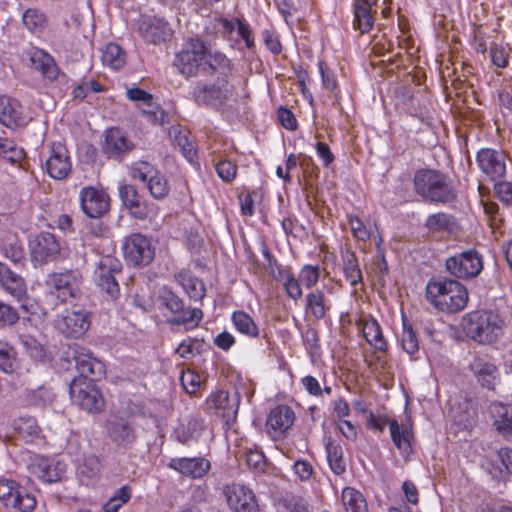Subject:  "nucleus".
<instances>
[{
	"label": "nucleus",
	"mask_w": 512,
	"mask_h": 512,
	"mask_svg": "<svg viewBox=\"0 0 512 512\" xmlns=\"http://www.w3.org/2000/svg\"><path fill=\"white\" fill-rule=\"evenodd\" d=\"M426 298L437 310L457 313L468 303V291L454 279H432L426 285Z\"/></svg>",
	"instance_id": "f257e3e1"
},
{
	"label": "nucleus",
	"mask_w": 512,
	"mask_h": 512,
	"mask_svg": "<svg viewBox=\"0 0 512 512\" xmlns=\"http://www.w3.org/2000/svg\"><path fill=\"white\" fill-rule=\"evenodd\" d=\"M415 192L425 200L448 204L457 198V192L449 177L439 170L420 169L413 178Z\"/></svg>",
	"instance_id": "f03ea898"
},
{
	"label": "nucleus",
	"mask_w": 512,
	"mask_h": 512,
	"mask_svg": "<svg viewBox=\"0 0 512 512\" xmlns=\"http://www.w3.org/2000/svg\"><path fill=\"white\" fill-rule=\"evenodd\" d=\"M464 329L478 343H493L503 333L504 320L491 310H475L464 317Z\"/></svg>",
	"instance_id": "7ed1b4c3"
},
{
	"label": "nucleus",
	"mask_w": 512,
	"mask_h": 512,
	"mask_svg": "<svg viewBox=\"0 0 512 512\" xmlns=\"http://www.w3.org/2000/svg\"><path fill=\"white\" fill-rule=\"evenodd\" d=\"M82 282L83 277L78 270L68 269L48 274L45 285L48 294L64 304L79 296Z\"/></svg>",
	"instance_id": "20e7f679"
},
{
	"label": "nucleus",
	"mask_w": 512,
	"mask_h": 512,
	"mask_svg": "<svg viewBox=\"0 0 512 512\" xmlns=\"http://www.w3.org/2000/svg\"><path fill=\"white\" fill-rule=\"evenodd\" d=\"M208 45L200 37H190L185 47L175 55L174 66L186 77H195L203 70Z\"/></svg>",
	"instance_id": "39448f33"
},
{
	"label": "nucleus",
	"mask_w": 512,
	"mask_h": 512,
	"mask_svg": "<svg viewBox=\"0 0 512 512\" xmlns=\"http://www.w3.org/2000/svg\"><path fill=\"white\" fill-rule=\"evenodd\" d=\"M207 412L220 417L226 431L230 430L236 422L240 395L238 392L230 393L226 390L212 391L205 399Z\"/></svg>",
	"instance_id": "423d86ee"
},
{
	"label": "nucleus",
	"mask_w": 512,
	"mask_h": 512,
	"mask_svg": "<svg viewBox=\"0 0 512 512\" xmlns=\"http://www.w3.org/2000/svg\"><path fill=\"white\" fill-rule=\"evenodd\" d=\"M107 438L119 451H128L135 447L138 441L136 423L127 416L113 415L104 425Z\"/></svg>",
	"instance_id": "0eeeda50"
},
{
	"label": "nucleus",
	"mask_w": 512,
	"mask_h": 512,
	"mask_svg": "<svg viewBox=\"0 0 512 512\" xmlns=\"http://www.w3.org/2000/svg\"><path fill=\"white\" fill-rule=\"evenodd\" d=\"M71 399L80 408L89 413H100L105 407V400L95 382L83 377H74L69 386Z\"/></svg>",
	"instance_id": "6e6552de"
},
{
	"label": "nucleus",
	"mask_w": 512,
	"mask_h": 512,
	"mask_svg": "<svg viewBox=\"0 0 512 512\" xmlns=\"http://www.w3.org/2000/svg\"><path fill=\"white\" fill-rule=\"evenodd\" d=\"M0 502L17 512H32L37 504L35 496L27 488L5 478L0 479Z\"/></svg>",
	"instance_id": "1a4fd4ad"
},
{
	"label": "nucleus",
	"mask_w": 512,
	"mask_h": 512,
	"mask_svg": "<svg viewBox=\"0 0 512 512\" xmlns=\"http://www.w3.org/2000/svg\"><path fill=\"white\" fill-rule=\"evenodd\" d=\"M122 250L127 264L134 267L147 266L155 257V247L150 238L141 233L126 236L122 243Z\"/></svg>",
	"instance_id": "9d476101"
},
{
	"label": "nucleus",
	"mask_w": 512,
	"mask_h": 512,
	"mask_svg": "<svg viewBox=\"0 0 512 512\" xmlns=\"http://www.w3.org/2000/svg\"><path fill=\"white\" fill-rule=\"evenodd\" d=\"M121 271V262L112 256L102 257L94 271V281L97 287L111 300H116L120 295V287L115 275Z\"/></svg>",
	"instance_id": "9b49d317"
},
{
	"label": "nucleus",
	"mask_w": 512,
	"mask_h": 512,
	"mask_svg": "<svg viewBox=\"0 0 512 512\" xmlns=\"http://www.w3.org/2000/svg\"><path fill=\"white\" fill-rule=\"evenodd\" d=\"M506 154L494 148H481L476 153V163L485 179L495 184L506 177Z\"/></svg>",
	"instance_id": "f8f14e48"
},
{
	"label": "nucleus",
	"mask_w": 512,
	"mask_h": 512,
	"mask_svg": "<svg viewBox=\"0 0 512 512\" xmlns=\"http://www.w3.org/2000/svg\"><path fill=\"white\" fill-rule=\"evenodd\" d=\"M445 266L447 271L461 279L478 276L483 269V256L474 248L449 257Z\"/></svg>",
	"instance_id": "ddd939ff"
},
{
	"label": "nucleus",
	"mask_w": 512,
	"mask_h": 512,
	"mask_svg": "<svg viewBox=\"0 0 512 512\" xmlns=\"http://www.w3.org/2000/svg\"><path fill=\"white\" fill-rule=\"evenodd\" d=\"M228 508L231 512H260L254 491L240 483H230L223 487Z\"/></svg>",
	"instance_id": "4468645a"
},
{
	"label": "nucleus",
	"mask_w": 512,
	"mask_h": 512,
	"mask_svg": "<svg viewBox=\"0 0 512 512\" xmlns=\"http://www.w3.org/2000/svg\"><path fill=\"white\" fill-rule=\"evenodd\" d=\"M72 350L75 367L79 372L77 377H83L92 382L100 381L106 377L105 363L95 357L90 349L75 345Z\"/></svg>",
	"instance_id": "2eb2a0df"
},
{
	"label": "nucleus",
	"mask_w": 512,
	"mask_h": 512,
	"mask_svg": "<svg viewBox=\"0 0 512 512\" xmlns=\"http://www.w3.org/2000/svg\"><path fill=\"white\" fill-rule=\"evenodd\" d=\"M110 196L102 188L85 186L79 192L82 212L89 218H101L110 210Z\"/></svg>",
	"instance_id": "dca6fc26"
},
{
	"label": "nucleus",
	"mask_w": 512,
	"mask_h": 512,
	"mask_svg": "<svg viewBox=\"0 0 512 512\" xmlns=\"http://www.w3.org/2000/svg\"><path fill=\"white\" fill-rule=\"evenodd\" d=\"M46 173L55 180L66 179L72 171L70 153L62 141H53L49 145V156L45 162Z\"/></svg>",
	"instance_id": "f3484780"
},
{
	"label": "nucleus",
	"mask_w": 512,
	"mask_h": 512,
	"mask_svg": "<svg viewBox=\"0 0 512 512\" xmlns=\"http://www.w3.org/2000/svg\"><path fill=\"white\" fill-rule=\"evenodd\" d=\"M66 468L65 462L40 455L31 458L28 465L30 475L43 483L60 481L66 472Z\"/></svg>",
	"instance_id": "a211bd4d"
},
{
	"label": "nucleus",
	"mask_w": 512,
	"mask_h": 512,
	"mask_svg": "<svg viewBox=\"0 0 512 512\" xmlns=\"http://www.w3.org/2000/svg\"><path fill=\"white\" fill-rule=\"evenodd\" d=\"M31 261L35 266L54 261L60 255V244L54 234L40 232L30 241Z\"/></svg>",
	"instance_id": "6ab92c4d"
},
{
	"label": "nucleus",
	"mask_w": 512,
	"mask_h": 512,
	"mask_svg": "<svg viewBox=\"0 0 512 512\" xmlns=\"http://www.w3.org/2000/svg\"><path fill=\"white\" fill-rule=\"evenodd\" d=\"M137 25V31L143 40L155 45L166 42L173 34L169 23L156 16L142 15Z\"/></svg>",
	"instance_id": "aec40b11"
},
{
	"label": "nucleus",
	"mask_w": 512,
	"mask_h": 512,
	"mask_svg": "<svg viewBox=\"0 0 512 512\" xmlns=\"http://www.w3.org/2000/svg\"><path fill=\"white\" fill-rule=\"evenodd\" d=\"M296 419L294 410L286 404H278L268 413L267 433L273 440L283 439Z\"/></svg>",
	"instance_id": "412c9836"
},
{
	"label": "nucleus",
	"mask_w": 512,
	"mask_h": 512,
	"mask_svg": "<svg viewBox=\"0 0 512 512\" xmlns=\"http://www.w3.org/2000/svg\"><path fill=\"white\" fill-rule=\"evenodd\" d=\"M91 315L88 311L71 310L65 311L61 320L58 322V328L66 338L78 339L82 337L90 328Z\"/></svg>",
	"instance_id": "4be33fe9"
},
{
	"label": "nucleus",
	"mask_w": 512,
	"mask_h": 512,
	"mask_svg": "<svg viewBox=\"0 0 512 512\" xmlns=\"http://www.w3.org/2000/svg\"><path fill=\"white\" fill-rule=\"evenodd\" d=\"M28 118L21 102L8 95H0V124L15 130L26 126Z\"/></svg>",
	"instance_id": "5701e85b"
},
{
	"label": "nucleus",
	"mask_w": 512,
	"mask_h": 512,
	"mask_svg": "<svg viewBox=\"0 0 512 512\" xmlns=\"http://www.w3.org/2000/svg\"><path fill=\"white\" fill-rule=\"evenodd\" d=\"M168 467L185 477L201 479L211 469V462L204 457H175L170 459Z\"/></svg>",
	"instance_id": "b1692460"
},
{
	"label": "nucleus",
	"mask_w": 512,
	"mask_h": 512,
	"mask_svg": "<svg viewBox=\"0 0 512 512\" xmlns=\"http://www.w3.org/2000/svg\"><path fill=\"white\" fill-rule=\"evenodd\" d=\"M203 71L211 76L218 74V79L222 85H227L229 78L235 71V66L233 61L225 53L218 50L212 51L208 47Z\"/></svg>",
	"instance_id": "393cba45"
},
{
	"label": "nucleus",
	"mask_w": 512,
	"mask_h": 512,
	"mask_svg": "<svg viewBox=\"0 0 512 512\" xmlns=\"http://www.w3.org/2000/svg\"><path fill=\"white\" fill-rule=\"evenodd\" d=\"M389 431L393 444L407 461L413 454L414 433L411 422L399 424L396 419H392L389 423Z\"/></svg>",
	"instance_id": "a878e982"
},
{
	"label": "nucleus",
	"mask_w": 512,
	"mask_h": 512,
	"mask_svg": "<svg viewBox=\"0 0 512 512\" xmlns=\"http://www.w3.org/2000/svg\"><path fill=\"white\" fill-rule=\"evenodd\" d=\"M423 227L430 235L443 236L456 233L460 225L454 215L440 211L429 214L424 221Z\"/></svg>",
	"instance_id": "bb28decb"
},
{
	"label": "nucleus",
	"mask_w": 512,
	"mask_h": 512,
	"mask_svg": "<svg viewBox=\"0 0 512 512\" xmlns=\"http://www.w3.org/2000/svg\"><path fill=\"white\" fill-rule=\"evenodd\" d=\"M376 6L377 4L352 0V26L354 30L360 32V34H367L373 29L375 14L377 13Z\"/></svg>",
	"instance_id": "cd10ccee"
},
{
	"label": "nucleus",
	"mask_w": 512,
	"mask_h": 512,
	"mask_svg": "<svg viewBox=\"0 0 512 512\" xmlns=\"http://www.w3.org/2000/svg\"><path fill=\"white\" fill-rule=\"evenodd\" d=\"M133 148L134 144L121 129L114 127L107 130L102 151L109 158H118Z\"/></svg>",
	"instance_id": "c85d7f7f"
},
{
	"label": "nucleus",
	"mask_w": 512,
	"mask_h": 512,
	"mask_svg": "<svg viewBox=\"0 0 512 512\" xmlns=\"http://www.w3.org/2000/svg\"><path fill=\"white\" fill-rule=\"evenodd\" d=\"M30 61L33 68L40 72L44 78L51 82L58 79L60 68L58 67L54 57L46 50L33 48L30 53Z\"/></svg>",
	"instance_id": "c756f323"
},
{
	"label": "nucleus",
	"mask_w": 512,
	"mask_h": 512,
	"mask_svg": "<svg viewBox=\"0 0 512 512\" xmlns=\"http://www.w3.org/2000/svg\"><path fill=\"white\" fill-rule=\"evenodd\" d=\"M224 86L222 84L197 85L192 91L193 99L202 105H223L228 99Z\"/></svg>",
	"instance_id": "7c9ffc66"
},
{
	"label": "nucleus",
	"mask_w": 512,
	"mask_h": 512,
	"mask_svg": "<svg viewBox=\"0 0 512 512\" xmlns=\"http://www.w3.org/2000/svg\"><path fill=\"white\" fill-rule=\"evenodd\" d=\"M490 412L493 426L506 440H512V405L497 402L492 403Z\"/></svg>",
	"instance_id": "2f4dec72"
},
{
	"label": "nucleus",
	"mask_w": 512,
	"mask_h": 512,
	"mask_svg": "<svg viewBox=\"0 0 512 512\" xmlns=\"http://www.w3.org/2000/svg\"><path fill=\"white\" fill-rule=\"evenodd\" d=\"M0 283L5 291L18 301L26 296L24 279L2 262H0Z\"/></svg>",
	"instance_id": "473e14b6"
},
{
	"label": "nucleus",
	"mask_w": 512,
	"mask_h": 512,
	"mask_svg": "<svg viewBox=\"0 0 512 512\" xmlns=\"http://www.w3.org/2000/svg\"><path fill=\"white\" fill-rule=\"evenodd\" d=\"M272 277L280 282L287 296L293 300L301 299L303 292L299 278H296L289 266H277V270L272 269Z\"/></svg>",
	"instance_id": "72a5a7b5"
},
{
	"label": "nucleus",
	"mask_w": 512,
	"mask_h": 512,
	"mask_svg": "<svg viewBox=\"0 0 512 512\" xmlns=\"http://www.w3.org/2000/svg\"><path fill=\"white\" fill-rule=\"evenodd\" d=\"M318 71L321 77L322 88L329 91L333 97V105L337 109H342V91L337 76L328 66L325 60L318 61Z\"/></svg>",
	"instance_id": "f704fd0d"
},
{
	"label": "nucleus",
	"mask_w": 512,
	"mask_h": 512,
	"mask_svg": "<svg viewBox=\"0 0 512 512\" xmlns=\"http://www.w3.org/2000/svg\"><path fill=\"white\" fill-rule=\"evenodd\" d=\"M331 310V303L325 293L316 289L309 292L305 297V312L315 320L324 319Z\"/></svg>",
	"instance_id": "c9c22d12"
},
{
	"label": "nucleus",
	"mask_w": 512,
	"mask_h": 512,
	"mask_svg": "<svg viewBox=\"0 0 512 512\" xmlns=\"http://www.w3.org/2000/svg\"><path fill=\"white\" fill-rule=\"evenodd\" d=\"M362 322V332L367 343L374 349L385 352L388 349V343L384 338L382 328L376 318L370 316L364 318Z\"/></svg>",
	"instance_id": "e433bc0d"
},
{
	"label": "nucleus",
	"mask_w": 512,
	"mask_h": 512,
	"mask_svg": "<svg viewBox=\"0 0 512 512\" xmlns=\"http://www.w3.org/2000/svg\"><path fill=\"white\" fill-rule=\"evenodd\" d=\"M342 272L345 280L354 289L363 283V273L354 251L347 250L342 254Z\"/></svg>",
	"instance_id": "4c0bfd02"
},
{
	"label": "nucleus",
	"mask_w": 512,
	"mask_h": 512,
	"mask_svg": "<svg viewBox=\"0 0 512 512\" xmlns=\"http://www.w3.org/2000/svg\"><path fill=\"white\" fill-rule=\"evenodd\" d=\"M477 381L487 389H494L495 380L498 376V369L495 364L478 357L471 365Z\"/></svg>",
	"instance_id": "58836bf2"
},
{
	"label": "nucleus",
	"mask_w": 512,
	"mask_h": 512,
	"mask_svg": "<svg viewBox=\"0 0 512 512\" xmlns=\"http://www.w3.org/2000/svg\"><path fill=\"white\" fill-rule=\"evenodd\" d=\"M204 429L205 423L201 417H190L186 423L175 430L176 439L182 444L198 441Z\"/></svg>",
	"instance_id": "ea45409f"
},
{
	"label": "nucleus",
	"mask_w": 512,
	"mask_h": 512,
	"mask_svg": "<svg viewBox=\"0 0 512 512\" xmlns=\"http://www.w3.org/2000/svg\"><path fill=\"white\" fill-rule=\"evenodd\" d=\"M13 429L26 443H32L41 437L42 430L32 416H23L13 420Z\"/></svg>",
	"instance_id": "a19ab883"
},
{
	"label": "nucleus",
	"mask_w": 512,
	"mask_h": 512,
	"mask_svg": "<svg viewBox=\"0 0 512 512\" xmlns=\"http://www.w3.org/2000/svg\"><path fill=\"white\" fill-rule=\"evenodd\" d=\"M176 278L190 299L199 301L204 298L206 289L200 278L192 275L189 271L179 272Z\"/></svg>",
	"instance_id": "79ce46f5"
},
{
	"label": "nucleus",
	"mask_w": 512,
	"mask_h": 512,
	"mask_svg": "<svg viewBox=\"0 0 512 512\" xmlns=\"http://www.w3.org/2000/svg\"><path fill=\"white\" fill-rule=\"evenodd\" d=\"M231 321L235 330L248 337L257 338L260 334V329L255 320L244 310H236L231 315Z\"/></svg>",
	"instance_id": "37998d69"
},
{
	"label": "nucleus",
	"mask_w": 512,
	"mask_h": 512,
	"mask_svg": "<svg viewBox=\"0 0 512 512\" xmlns=\"http://www.w3.org/2000/svg\"><path fill=\"white\" fill-rule=\"evenodd\" d=\"M170 136L173 139V143L179 147L185 159L190 163H197L198 151L196 146L190 142L188 132L180 127H172L170 129Z\"/></svg>",
	"instance_id": "c03bdc74"
},
{
	"label": "nucleus",
	"mask_w": 512,
	"mask_h": 512,
	"mask_svg": "<svg viewBox=\"0 0 512 512\" xmlns=\"http://www.w3.org/2000/svg\"><path fill=\"white\" fill-rule=\"evenodd\" d=\"M203 319V311L199 308L183 306L181 312H176L169 320L171 325H183L185 331L197 328Z\"/></svg>",
	"instance_id": "a18cd8bd"
},
{
	"label": "nucleus",
	"mask_w": 512,
	"mask_h": 512,
	"mask_svg": "<svg viewBox=\"0 0 512 512\" xmlns=\"http://www.w3.org/2000/svg\"><path fill=\"white\" fill-rule=\"evenodd\" d=\"M126 52L116 43H108L102 50L101 61L105 67L120 70L126 64Z\"/></svg>",
	"instance_id": "49530a36"
},
{
	"label": "nucleus",
	"mask_w": 512,
	"mask_h": 512,
	"mask_svg": "<svg viewBox=\"0 0 512 512\" xmlns=\"http://www.w3.org/2000/svg\"><path fill=\"white\" fill-rule=\"evenodd\" d=\"M325 451L330 469L336 475H342L346 471V463L342 446L330 438L325 442Z\"/></svg>",
	"instance_id": "de8ad7c7"
},
{
	"label": "nucleus",
	"mask_w": 512,
	"mask_h": 512,
	"mask_svg": "<svg viewBox=\"0 0 512 512\" xmlns=\"http://www.w3.org/2000/svg\"><path fill=\"white\" fill-rule=\"evenodd\" d=\"M22 23L29 32L35 35H40L46 29L48 19L42 10L37 8H28L22 15Z\"/></svg>",
	"instance_id": "09e8293b"
},
{
	"label": "nucleus",
	"mask_w": 512,
	"mask_h": 512,
	"mask_svg": "<svg viewBox=\"0 0 512 512\" xmlns=\"http://www.w3.org/2000/svg\"><path fill=\"white\" fill-rule=\"evenodd\" d=\"M346 512H369L364 495L353 487H345L341 494Z\"/></svg>",
	"instance_id": "8fccbe9b"
},
{
	"label": "nucleus",
	"mask_w": 512,
	"mask_h": 512,
	"mask_svg": "<svg viewBox=\"0 0 512 512\" xmlns=\"http://www.w3.org/2000/svg\"><path fill=\"white\" fill-rule=\"evenodd\" d=\"M129 215L137 220H146L148 218H154L158 215V207L153 203H149L143 197H139L137 200L131 202L125 207Z\"/></svg>",
	"instance_id": "3c124183"
},
{
	"label": "nucleus",
	"mask_w": 512,
	"mask_h": 512,
	"mask_svg": "<svg viewBox=\"0 0 512 512\" xmlns=\"http://www.w3.org/2000/svg\"><path fill=\"white\" fill-rule=\"evenodd\" d=\"M56 394L50 387L40 386L27 394V401L30 405L39 408L50 406L55 401Z\"/></svg>",
	"instance_id": "603ef678"
},
{
	"label": "nucleus",
	"mask_w": 512,
	"mask_h": 512,
	"mask_svg": "<svg viewBox=\"0 0 512 512\" xmlns=\"http://www.w3.org/2000/svg\"><path fill=\"white\" fill-rule=\"evenodd\" d=\"M17 368V352L14 347L0 341V370L6 374H12Z\"/></svg>",
	"instance_id": "864d4df0"
},
{
	"label": "nucleus",
	"mask_w": 512,
	"mask_h": 512,
	"mask_svg": "<svg viewBox=\"0 0 512 512\" xmlns=\"http://www.w3.org/2000/svg\"><path fill=\"white\" fill-rule=\"evenodd\" d=\"M151 196L157 200L165 199L170 193V185L164 174L159 170L146 183Z\"/></svg>",
	"instance_id": "5fc2aeb1"
},
{
	"label": "nucleus",
	"mask_w": 512,
	"mask_h": 512,
	"mask_svg": "<svg viewBox=\"0 0 512 512\" xmlns=\"http://www.w3.org/2000/svg\"><path fill=\"white\" fill-rule=\"evenodd\" d=\"M20 342L25 352L37 361H43L46 358V349L37 339L31 335H21Z\"/></svg>",
	"instance_id": "6e6d98bb"
},
{
	"label": "nucleus",
	"mask_w": 512,
	"mask_h": 512,
	"mask_svg": "<svg viewBox=\"0 0 512 512\" xmlns=\"http://www.w3.org/2000/svg\"><path fill=\"white\" fill-rule=\"evenodd\" d=\"M215 171L218 177L225 183H232L238 173V166L228 158H220L215 163Z\"/></svg>",
	"instance_id": "4d7b16f0"
},
{
	"label": "nucleus",
	"mask_w": 512,
	"mask_h": 512,
	"mask_svg": "<svg viewBox=\"0 0 512 512\" xmlns=\"http://www.w3.org/2000/svg\"><path fill=\"white\" fill-rule=\"evenodd\" d=\"M401 344L403 350L409 355L419 351V340L411 324L403 320V329L401 334Z\"/></svg>",
	"instance_id": "13d9d810"
},
{
	"label": "nucleus",
	"mask_w": 512,
	"mask_h": 512,
	"mask_svg": "<svg viewBox=\"0 0 512 512\" xmlns=\"http://www.w3.org/2000/svg\"><path fill=\"white\" fill-rule=\"evenodd\" d=\"M201 346L199 339L188 336L179 343L174 353L180 358L188 360L200 352Z\"/></svg>",
	"instance_id": "bf43d9fd"
},
{
	"label": "nucleus",
	"mask_w": 512,
	"mask_h": 512,
	"mask_svg": "<svg viewBox=\"0 0 512 512\" xmlns=\"http://www.w3.org/2000/svg\"><path fill=\"white\" fill-rule=\"evenodd\" d=\"M130 171L133 179L147 183L158 172V169L150 162L137 161L132 164Z\"/></svg>",
	"instance_id": "052dcab7"
},
{
	"label": "nucleus",
	"mask_w": 512,
	"mask_h": 512,
	"mask_svg": "<svg viewBox=\"0 0 512 512\" xmlns=\"http://www.w3.org/2000/svg\"><path fill=\"white\" fill-rule=\"evenodd\" d=\"M283 506L287 512H313V507L306 498L293 493L284 497Z\"/></svg>",
	"instance_id": "680f3d73"
},
{
	"label": "nucleus",
	"mask_w": 512,
	"mask_h": 512,
	"mask_svg": "<svg viewBox=\"0 0 512 512\" xmlns=\"http://www.w3.org/2000/svg\"><path fill=\"white\" fill-rule=\"evenodd\" d=\"M490 57L491 62L494 66L500 69H505L509 66L510 61V49L506 46L498 43H491L490 45Z\"/></svg>",
	"instance_id": "e2e57ef3"
},
{
	"label": "nucleus",
	"mask_w": 512,
	"mask_h": 512,
	"mask_svg": "<svg viewBox=\"0 0 512 512\" xmlns=\"http://www.w3.org/2000/svg\"><path fill=\"white\" fill-rule=\"evenodd\" d=\"M347 222L351 228L353 236L362 242H367L370 237V231L362 219L354 214H347Z\"/></svg>",
	"instance_id": "0e129e2a"
},
{
	"label": "nucleus",
	"mask_w": 512,
	"mask_h": 512,
	"mask_svg": "<svg viewBox=\"0 0 512 512\" xmlns=\"http://www.w3.org/2000/svg\"><path fill=\"white\" fill-rule=\"evenodd\" d=\"M180 382L185 392L189 395H195L201 386L199 374L191 369L182 371Z\"/></svg>",
	"instance_id": "69168bd1"
},
{
	"label": "nucleus",
	"mask_w": 512,
	"mask_h": 512,
	"mask_svg": "<svg viewBox=\"0 0 512 512\" xmlns=\"http://www.w3.org/2000/svg\"><path fill=\"white\" fill-rule=\"evenodd\" d=\"M320 279L319 265H304L299 272L300 282L307 288H313Z\"/></svg>",
	"instance_id": "338daca9"
},
{
	"label": "nucleus",
	"mask_w": 512,
	"mask_h": 512,
	"mask_svg": "<svg viewBox=\"0 0 512 512\" xmlns=\"http://www.w3.org/2000/svg\"><path fill=\"white\" fill-rule=\"evenodd\" d=\"M497 199L507 208L512 209V182L502 179L493 184Z\"/></svg>",
	"instance_id": "774afa93"
}]
</instances>
